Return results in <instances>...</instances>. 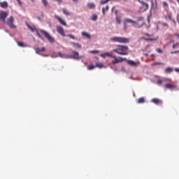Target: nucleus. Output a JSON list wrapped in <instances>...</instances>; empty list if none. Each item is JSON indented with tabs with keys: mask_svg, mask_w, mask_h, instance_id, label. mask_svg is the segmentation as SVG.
Returning <instances> with one entry per match:
<instances>
[{
	"mask_svg": "<svg viewBox=\"0 0 179 179\" xmlns=\"http://www.w3.org/2000/svg\"><path fill=\"white\" fill-rule=\"evenodd\" d=\"M128 46L124 45H118L117 48L112 50V52H116L119 55H128Z\"/></svg>",
	"mask_w": 179,
	"mask_h": 179,
	"instance_id": "obj_1",
	"label": "nucleus"
},
{
	"mask_svg": "<svg viewBox=\"0 0 179 179\" xmlns=\"http://www.w3.org/2000/svg\"><path fill=\"white\" fill-rule=\"evenodd\" d=\"M106 57H110V58H113L114 60L111 62L112 65H115L116 64H120V62H124V61H127V58H123L121 57H117L113 55V52H105Z\"/></svg>",
	"mask_w": 179,
	"mask_h": 179,
	"instance_id": "obj_2",
	"label": "nucleus"
},
{
	"mask_svg": "<svg viewBox=\"0 0 179 179\" xmlns=\"http://www.w3.org/2000/svg\"><path fill=\"white\" fill-rule=\"evenodd\" d=\"M71 52H73V55L71 56L62 54V52H59L58 55L60 58H73V59H80V58H82V57L79 55V52L74 50H72Z\"/></svg>",
	"mask_w": 179,
	"mask_h": 179,
	"instance_id": "obj_3",
	"label": "nucleus"
},
{
	"mask_svg": "<svg viewBox=\"0 0 179 179\" xmlns=\"http://www.w3.org/2000/svg\"><path fill=\"white\" fill-rule=\"evenodd\" d=\"M112 43H120L122 44H128L129 43V38L121 36H115L110 38Z\"/></svg>",
	"mask_w": 179,
	"mask_h": 179,
	"instance_id": "obj_4",
	"label": "nucleus"
},
{
	"mask_svg": "<svg viewBox=\"0 0 179 179\" xmlns=\"http://www.w3.org/2000/svg\"><path fill=\"white\" fill-rule=\"evenodd\" d=\"M128 23H130L131 24H133V26H135V24H138V22L136 21H134L129 18H124L123 24H124V30H127L128 29Z\"/></svg>",
	"mask_w": 179,
	"mask_h": 179,
	"instance_id": "obj_5",
	"label": "nucleus"
},
{
	"mask_svg": "<svg viewBox=\"0 0 179 179\" xmlns=\"http://www.w3.org/2000/svg\"><path fill=\"white\" fill-rule=\"evenodd\" d=\"M40 31L41 33H42L43 35L45 36V38H47L50 43H54L55 41V39L52 36H51V35L48 32L43 29H41Z\"/></svg>",
	"mask_w": 179,
	"mask_h": 179,
	"instance_id": "obj_6",
	"label": "nucleus"
},
{
	"mask_svg": "<svg viewBox=\"0 0 179 179\" xmlns=\"http://www.w3.org/2000/svg\"><path fill=\"white\" fill-rule=\"evenodd\" d=\"M15 22V19L13 18V16H10L6 21V24L10 28V29H16V26L13 24V22Z\"/></svg>",
	"mask_w": 179,
	"mask_h": 179,
	"instance_id": "obj_7",
	"label": "nucleus"
},
{
	"mask_svg": "<svg viewBox=\"0 0 179 179\" xmlns=\"http://www.w3.org/2000/svg\"><path fill=\"white\" fill-rule=\"evenodd\" d=\"M57 31L59 34H61L62 37H66L65 31H64V28L62 27L57 25L56 27Z\"/></svg>",
	"mask_w": 179,
	"mask_h": 179,
	"instance_id": "obj_8",
	"label": "nucleus"
},
{
	"mask_svg": "<svg viewBox=\"0 0 179 179\" xmlns=\"http://www.w3.org/2000/svg\"><path fill=\"white\" fill-rule=\"evenodd\" d=\"M6 17H8V13L6 12V11H1L0 13V19H1V20L4 22V23H5Z\"/></svg>",
	"mask_w": 179,
	"mask_h": 179,
	"instance_id": "obj_9",
	"label": "nucleus"
},
{
	"mask_svg": "<svg viewBox=\"0 0 179 179\" xmlns=\"http://www.w3.org/2000/svg\"><path fill=\"white\" fill-rule=\"evenodd\" d=\"M138 1L143 5L142 6L143 12H145V10H148V9H149V5L148 3L143 2V1H141V0H138Z\"/></svg>",
	"mask_w": 179,
	"mask_h": 179,
	"instance_id": "obj_10",
	"label": "nucleus"
},
{
	"mask_svg": "<svg viewBox=\"0 0 179 179\" xmlns=\"http://www.w3.org/2000/svg\"><path fill=\"white\" fill-rule=\"evenodd\" d=\"M55 19H57L60 24H62V26H66V22H65V21H64L60 17L55 15Z\"/></svg>",
	"mask_w": 179,
	"mask_h": 179,
	"instance_id": "obj_11",
	"label": "nucleus"
},
{
	"mask_svg": "<svg viewBox=\"0 0 179 179\" xmlns=\"http://www.w3.org/2000/svg\"><path fill=\"white\" fill-rule=\"evenodd\" d=\"M152 103H154V104L159 105V104H163V101L154 98L151 100Z\"/></svg>",
	"mask_w": 179,
	"mask_h": 179,
	"instance_id": "obj_12",
	"label": "nucleus"
},
{
	"mask_svg": "<svg viewBox=\"0 0 179 179\" xmlns=\"http://www.w3.org/2000/svg\"><path fill=\"white\" fill-rule=\"evenodd\" d=\"M71 45H73L75 50H78L79 48H82V46L78 43L72 42Z\"/></svg>",
	"mask_w": 179,
	"mask_h": 179,
	"instance_id": "obj_13",
	"label": "nucleus"
},
{
	"mask_svg": "<svg viewBox=\"0 0 179 179\" xmlns=\"http://www.w3.org/2000/svg\"><path fill=\"white\" fill-rule=\"evenodd\" d=\"M45 51V48L42 47V48H37L36 49V54H40L41 52H44Z\"/></svg>",
	"mask_w": 179,
	"mask_h": 179,
	"instance_id": "obj_14",
	"label": "nucleus"
},
{
	"mask_svg": "<svg viewBox=\"0 0 179 179\" xmlns=\"http://www.w3.org/2000/svg\"><path fill=\"white\" fill-rule=\"evenodd\" d=\"M82 36L83 37H85V38H89V40H90V38H92V37L90 36V34H89V33L85 32V31H83L81 32Z\"/></svg>",
	"mask_w": 179,
	"mask_h": 179,
	"instance_id": "obj_15",
	"label": "nucleus"
},
{
	"mask_svg": "<svg viewBox=\"0 0 179 179\" xmlns=\"http://www.w3.org/2000/svg\"><path fill=\"white\" fill-rule=\"evenodd\" d=\"M27 27H28V29H29V30H31V31H36L37 29L36 28L35 26H31L29 23H27Z\"/></svg>",
	"mask_w": 179,
	"mask_h": 179,
	"instance_id": "obj_16",
	"label": "nucleus"
},
{
	"mask_svg": "<svg viewBox=\"0 0 179 179\" xmlns=\"http://www.w3.org/2000/svg\"><path fill=\"white\" fill-rule=\"evenodd\" d=\"M159 37L157 38H145L143 37V40H145V41H156Z\"/></svg>",
	"mask_w": 179,
	"mask_h": 179,
	"instance_id": "obj_17",
	"label": "nucleus"
},
{
	"mask_svg": "<svg viewBox=\"0 0 179 179\" xmlns=\"http://www.w3.org/2000/svg\"><path fill=\"white\" fill-rule=\"evenodd\" d=\"M0 6L1 8H3L4 9H6V8H8V2L6 1L1 2Z\"/></svg>",
	"mask_w": 179,
	"mask_h": 179,
	"instance_id": "obj_18",
	"label": "nucleus"
},
{
	"mask_svg": "<svg viewBox=\"0 0 179 179\" xmlns=\"http://www.w3.org/2000/svg\"><path fill=\"white\" fill-rule=\"evenodd\" d=\"M64 15H65L66 16H71V13H69V11H68V10L65 9V8H62V9Z\"/></svg>",
	"mask_w": 179,
	"mask_h": 179,
	"instance_id": "obj_19",
	"label": "nucleus"
},
{
	"mask_svg": "<svg viewBox=\"0 0 179 179\" xmlns=\"http://www.w3.org/2000/svg\"><path fill=\"white\" fill-rule=\"evenodd\" d=\"M174 71L171 67H167L165 69V73H171Z\"/></svg>",
	"mask_w": 179,
	"mask_h": 179,
	"instance_id": "obj_20",
	"label": "nucleus"
},
{
	"mask_svg": "<svg viewBox=\"0 0 179 179\" xmlns=\"http://www.w3.org/2000/svg\"><path fill=\"white\" fill-rule=\"evenodd\" d=\"M127 63L129 64V65H131V66H136V62H135L134 61L128 60Z\"/></svg>",
	"mask_w": 179,
	"mask_h": 179,
	"instance_id": "obj_21",
	"label": "nucleus"
},
{
	"mask_svg": "<svg viewBox=\"0 0 179 179\" xmlns=\"http://www.w3.org/2000/svg\"><path fill=\"white\" fill-rule=\"evenodd\" d=\"M87 7L90 9H94V8H96V6L93 3H87Z\"/></svg>",
	"mask_w": 179,
	"mask_h": 179,
	"instance_id": "obj_22",
	"label": "nucleus"
},
{
	"mask_svg": "<svg viewBox=\"0 0 179 179\" xmlns=\"http://www.w3.org/2000/svg\"><path fill=\"white\" fill-rule=\"evenodd\" d=\"M137 103H138V104H143V103H145V98H143V97L139 98V99H138V101H137Z\"/></svg>",
	"mask_w": 179,
	"mask_h": 179,
	"instance_id": "obj_23",
	"label": "nucleus"
},
{
	"mask_svg": "<svg viewBox=\"0 0 179 179\" xmlns=\"http://www.w3.org/2000/svg\"><path fill=\"white\" fill-rule=\"evenodd\" d=\"M96 68H104V64H103V63H96L95 65Z\"/></svg>",
	"mask_w": 179,
	"mask_h": 179,
	"instance_id": "obj_24",
	"label": "nucleus"
},
{
	"mask_svg": "<svg viewBox=\"0 0 179 179\" xmlns=\"http://www.w3.org/2000/svg\"><path fill=\"white\" fill-rule=\"evenodd\" d=\"M98 17L96 14L92 15V17H91V20H92L93 22H96V20H97Z\"/></svg>",
	"mask_w": 179,
	"mask_h": 179,
	"instance_id": "obj_25",
	"label": "nucleus"
},
{
	"mask_svg": "<svg viewBox=\"0 0 179 179\" xmlns=\"http://www.w3.org/2000/svg\"><path fill=\"white\" fill-rule=\"evenodd\" d=\"M165 87H166V89H173V87H175L172 84H166Z\"/></svg>",
	"mask_w": 179,
	"mask_h": 179,
	"instance_id": "obj_26",
	"label": "nucleus"
},
{
	"mask_svg": "<svg viewBox=\"0 0 179 179\" xmlns=\"http://www.w3.org/2000/svg\"><path fill=\"white\" fill-rule=\"evenodd\" d=\"M115 20L117 24H121V18L120 17H116Z\"/></svg>",
	"mask_w": 179,
	"mask_h": 179,
	"instance_id": "obj_27",
	"label": "nucleus"
},
{
	"mask_svg": "<svg viewBox=\"0 0 179 179\" xmlns=\"http://www.w3.org/2000/svg\"><path fill=\"white\" fill-rule=\"evenodd\" d=\"M94 68H96V66H94L93 64H92V65L88 66L87 70L92 71V69H94Z\"/></svg>",
	"mask_w": 179,
	"mask_h": 179,
	"instance_id": "obj_28",
	"label": "nucleus"
},
{
	"mask_svg": "<svg viewBox=\"0 0 179 179\" xmlns=\"http://www.w3.org/2000/svg\"><path fill=\"white\" fill-rule=\"evenodd\" d=\"M156 65H164V64L162 63V62H154L152 64V66H155Z\"/></svg>",
	"mask_w": 179,
	"mask_h": 179,
	"instance_id": "obj_29",
	"label": "nucleus"
},
{
	"mask_svg": "<svg viewBox=\"0 0 179 179\" xmlns=\"http://www.w3.org/2000/svg\"><path fill=\"white\" fill-rule=\"evenodd\" d=\"M143 19H144L143 17H138L137 21H136L137 22V24H138V23H139V22L143 21Z\"/></svg>",
	"mask_w": 179,
	"mask_h": 179,
	"instance_id": "obj_30",
	"label": "nucleus"
},
{
	"mask_svg": "<svg viewBox=\"0 0 179 179\" xmlns=\"http://www.w3.org/2000/svg\"><path fill=\"white\" fill-rule=\"evenodd\" d=\"M42 1V3H43L44 6H47V5H48V2L47 1V0H41Z\"/></svg>",
	"mask_w": 179,
	"mask_h": 179,
	"instance_id": "obj_31",
	"label": "nucleus"
},
{
	"mask_svg": "<svg viewBox=\"0 0 179 179\" xmlns=\"http://www.w3.org/2000/svg\"><path fill=\"white\" fill-rule=\"evenodd\" d=\"M17 45H19V47H24V43H23V42H17Z\"/></svg>",
	"mask_w": 179,
	"mask_h": 179,
	"instance_id": "obj_32",
	"label": "nucleus"
},
{
	"mask_svg": "<svg viewBox=\"0 0 179 179\" xmlns=\"http://www.w3.org/2000/svg\"><path fill=\"white\" fill-rule=\"evenodd\" d=\"M36 35L39 38L43 39V36L40 34V33H38V31H36Z\"/></svg>",
	"mask_w": 179,
	"mask_h": 179,
	"instance_id": "obj_33",
	"label": "nucleus"
},
{
	"mask_svg": "<svg viewBox=\"0 0 179 179\" xmlns=\"http://www.w3.org/2000/svg\"><path fill=\"white\" fill-rule=\"evenodd\" d=\"M66 37H69L70 38H72V40H75V36L73 35H67Z\"/></svg>",
	"mask_w": 179,
	"mask_h": 179,
	"instance_id": "obj_34",
	"label": "nucleus"
},
{
	"mask_svg": "<svg viewBox=\"0 0 179 179\" xmlns=\"http://www.w3.org/2000/svg\"><path fill=\"white\" fill-rule=\"evenodd\" d=\"M90 52L91 54H99V50H92Z\"/></svg>",
	"mask_w": 179,
	"mask_h": 179,
	"instance_id": "obj_35",
	"label": "nucleus"
},
{
	"mask_svg": "<svg viewBox=\"0 0 179 179\" xmlns=\"http://www.w3.org/2000/svg\"><path fill=\"white\" fill-rule=\"evenodd\" d=\"M178 45H179L178 43H176L173 44V46H172L173 49L174 50V48H176V47H178Z\"/></svg>",
	"mask_w": 179,
	"mask_h": 179,
	"instance_id": "obj_36",
	"label": "nucleus"
},
{
	"mask_svg": "<svg viewBox=\"0 0 179 179\" xmlns=\"http://www.w3.org/2000/svg\"><path fill=\"white\" fill-rule=\"evenodd\" d=\"M156 51L157 52H159V54H162L163 52V51H162L160 48H157Z\"/></svg>",
	"mask_w": 179,
	"mask_h": 179,
	"instance_id": "obj_37",
	"label": "nucleus"
},
{
	"mask_svg": "<svg viewBox=\"0 0 179 179\" xmlns=\"http://www.w3.org/2000/svg\"><path fill=\"white\" fill-rule=\"evenodd\" d=\"M162 24L164 27H169V24L166 22H162Z\"/></svg>",
	"mask_w": 179,
	"mask_h": 179,
	"instance_id": "obj_38",
	"label": "nucleus"
},
{
	"mask_svg": "<svg viewBox=\"0 0 179 179\" xmlns=\"http://www.w3.org/2000/svg\"><path fill=\"white\" fill-rule=\"evenodd\" d=\"M101 57H102V58H106V57H107L106 52L101 54Z\"/></svg>",
	"mask_w": 179,
	"mask_h": 179,
	"instance_id": "obj_39",
	"label": "nucleus"
},
{
	"mask_svg": "<svg viewBox=\"0 0 179 179\" xmlns=\"http://www.w3.org/2000/svg\"><path fill=\"white\" fill-rule=\"evenodd\" d=\"M162 3H163L164 6H169V4L166 1H163Z\"/></svg>",
	"mask_w": 179,
	"mask_h": 179,
	"instance_id": "obj_40",
	"label": "nucleus"
},
{
	"mask_svg": "<svg viewBox=\"0 0 179 179\" xmlns=\"http://www.w3.org/2000/svg\"><path fill=\"white\" fill-rule=\"evenodd\" d=\"M168 19H169V20H173V18L171 17V15H168Z\"/></svg>",
	"mask_w": 179,
	"mask_h": 179,
	"instance_id": "obj_41",
	"label": "nucleus"
},
{
	"mask_svg": "<svg viewBox=\"0 0 179 179\" xmlns=\"http://www.w3.org/2000/svg\"><path fill=\"white\" fill-rule=\"evenodd\" d=\"M178 52L179 51L176 50V51L171 52V54H178Z\"/></svg>",
	"mask_w": 179,
	"mask_h": 179,
	"instance_id": "obj_42",
	"label": "nucleus"
},
{
	"mask_svg": "<svg viewBox=\"0 0 179 179\" xmlns=\"http://www.w3.org/2000/svg\"><path fill=\"white\" fill-rule=\"evenodd\" d=\"M162 83H163V82H162L161 80H157L158 85H162Z\"/></svg>",
	"mask_w": 179,
	"mask_h": 179,
	"instance_id": "obj_43",
	"label": "nucleus"
},
{
	"mask_svg": "<svg viewBox=\"0 0 179 179\" xmlns=\"http://www.w3.org/2000/svg\"><path fill=\"white\" fill-rule=\"evenodd\" d=\"M145 36H147L148 37H152L153 35H150L149 34H144Z\"/></svg>",
	"mask_w": 179,
	"mask_h": 179,
	"instance_id": "obj_44",
	"label": "nucleus"
},
{
	"mask_svg": "<svg viewBox=\"0 0 179 179\" xmlns=\"http://www.w3.org/2000/svg\"><path fill=\"white\" fill-rule=\"evenodd\" d=\"M18 5H22V1L20 0H17Z\"/></svg>",
	"mask_w": 179,
	"mask_h": 179,
	"instance_id": "obj_45",
	"label": "nucleus"
},
{
	"mask_svg": "<svg viewBox=\"0 0 179 179\" xmlns=\"http://www.w3.org/2000/svg\"><path fill=\"white\" fill-rule=\"evenodd\" d=\"M56 2H58V3H61L62 2V0H55Z\"/></svg>",
	"mask_w": 179,
	"mask_h": 179,
	"instance_id": "obj_46",
	"label": "nucleus"
},
{
	"mask_svg": "<svg viewBox=\"0 0 179 179\" xmlns=\"http://www.w3.org/2000/svg\"><path fill=\"white\" fill-rule=\"evenodd\" d=\"M108 8H109V7H108V6H106V7H105V8H104V10H108Z\"/></svg>",
	"mask_w": 179,
	"mask_h": 179,
	"instance_id": "obj_47",
	"label": "nucleus"
},
{
	"mask_svg": "<svg viewBox=\"0 0 179 179\" xmlns=\"http://www.w3.org/2000/svg\"><path fill=\"white\" fill-rule=\"evenodd\" d=\"M102 13H103V15H106V12L104 10V8H102Z\"/></svg>",
	"mask_w": 179,
	"mask_h": 179,
	"instance_id": "obj_48",
	"label": "nucleus"
},
{
	"mask_svg": "<svg viewBox=\"0 0 179 179\" xmlns=\"http://www.w3.org/2000/svg\"><path fill=\"white\" fill-rule=\"evenodd\" d=\"M175 72H179V69L176 68V69H175Z\"/></svg>",
	"mask_w": 179,
	"mask_h": 179,
	"instance_id": "obj_49",
	"label": "nucleus"
},
{
	"mask_svg": "<svg viewBox=\"0 0 179 179\" xmlns=\"http://www.w3.org/2000/svg\"><path fill=\"white\" fill-rule=\"evenodd\" d=\"M175 35L176 36V37H178V38H179V34H176Z\"/></svg>",
	"mask_w": 179,
	"mask_h": 179,
	"instance_id": "obj_50",
	"label": "nucleus"
},
{
	"mask_svg": "<svg viewBox=\"0 0 179 179\" xmlns=\"http://www.w3.org/2000/svg\"><path fill=\"white\" fill-rule=\"evenodd\" d=\"M177 2L179 3V0H177Z\"/></svg>",
	"mask_w": 179,
	"mask_h": 179,
	"instance_id": "obj_51",
	"label": "nucleus"
},
{
	"mask_svg": "<svg viewBox=\"0 0 179 179\" xmlns=\"http://www.w3.org/2000/svg\"><path fill=\"white\" fill-rule=\"evenodd\" d=\"M165 19H167V17H166V16H165Z\"/></svg>",
	"mask_w": 179,
	"mask_h": 179,
	"instance_id": "obj_52",
	"label": "nucleus"
},
{
	"mask_svg": "<svg viewBox=\"0 0 179 179\" xmlns=\"http://www.w3.org/2000/svg\"><path fill=\"white\" fill-rule=\"evenodd\" d=\"M138 27H142V26H138Z\"/></svg>",
	"mask_w": 179,
	"mask_h": 179,
	"instance_id": "obj_53",
	"label": "nucleus"
},
{
	"mask_svg": "<svg viewBox=\"0 0 179 179\" xmlns=\"http://www.w3.org/2000/svg\"><path fill=\"white\" fill-rule=\"evenodd\" d=\"M151 56H152V57H155V55H152Z\"/></svg>",
	"mask_w": 179,
	"mask_h": 179,
	"instance_id": "obj_54",
	"label": "nucleus"
},
{
	"mask_svg": "<svg viewBox=\"0 0 179 179\" xmlns=\"http://www.w3.org/2000/svg\"><path fill=\"white\" fill-rule=\"evenodd\" d=\"M31 1L33 2L34 0H31Z\"/></svg>",
	"mask_w": 179,
	"mask_h": 179,
	"instance_id": "obj_55",
	"label": "nucleus"
},
{
	"mask_svg": "<svg viewBox=\"0 0 179 179\" xmlns=\"http://www.w3.org/2000/svg\"><path fill=\"white\" fill-rule=\"evenodd\" d=\"M123 1H125V0H123Z\"/></svg>",
	"mask_w": 179,
	"mask_h": 179,
	"instance_id": "obj_56",
	"label": "nucleus"
}]
</instances>
